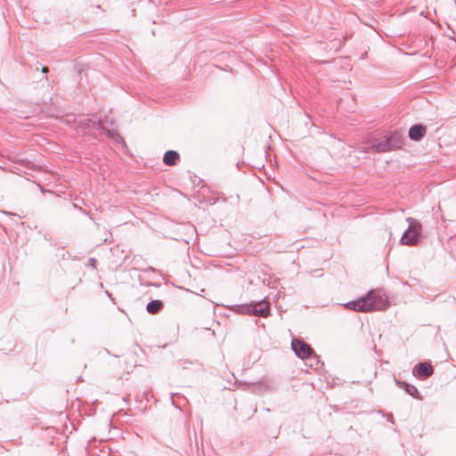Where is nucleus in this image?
Returning a JSON list of instances; mask_svg holds the SVG:
<instances>
[{"label":"nucleus","mask_w":456,"mask_h":456,"mask_svg":"<svg viewBox=\"0 0 456 456\" xmlns=\"http://www.w3.org/2000/svg\"><path fill=\"white\" fill-rule=\"evenodd\" d=\"M346 309L355 312H371V311H383L388 306V302L384 298L379 292L371 290L364 297L357 300L349 301L344 304Z\"/></svg>","instance_id":"obj_1"},{"label":"nucleus","mask_w":456,"mask_h":456,"mask_svg":"<svg viewBox=\"0 0 456 456\" xmlns=\"http://www.w3.org/2000/svg\"><path fill=\"white\" fill-rule=\"evenodd\" d=\"M406 221L409 224V226L403 232L400 242L402 245L410 247L416 246L420 239L422 225L418 220L412 217H407Z\"/></svg>","instance_id":"obj_2"},{"label":"nucleus","mask_w":456,"mask_h":456,"mask_svg":"<svg viewBox=\"0 0 456 456\" xmlns=\"http://www.w3.org/2000/svg\"><path fill=\"white\" fill-rule=\"evenodd\" d=\"M236 307L240 314H253L260 317L270 315V303L265 299L248 305H237Z\"/></svg>","instance_id":"obj_3"},{"label":"nucleus","mask_w":456,"mask_h":456,"mask_svg":"<svg viewBox=\"0 0 456 456\" xmlns=\"http://www.w3.org/2000/svg\"><path fill=\"white\" fill-rule=\"evenodd\" d=\"M291 348L294 353L301 359H311L313 356L315 357L313 348L305 341L292 339Z\"/></svg>","instance_id":"obj_4"},{"label":"nucleus","mask_w":456,"mask_h":456,"mask_svg":"<svg viewBox=\"0 0 456 456\" xmlns=\"http://www.w3.org/2000/svg\"><path fill=\"white\" fill-rule=\"evenodd\" d=\"M90 122L93 123L94 128L105 131L107 135L110 138L117 141L118 142H121L122 144H125L123 138L120 137V135L115 130L107 128V126L105 125V121L99 119V120H95V121L90 120Z\"/></svg>","instance_id":"obj_5"},{"label":"nucleus","mask_w":456,"mask_h":456,"mask_svg":"<svg viewBox=\"0 0 456 456\" xmlns=\"http://www.w3.org/2000/svg\"><path fill=\"white\" fill-rule=\"evenodd\" d=\"M412 373L420 379H428L434 373V368L428 362H420L413 368Z\"/></svg>","instance_id":"obj_6"},{"label":"nucleus","mask_w":456,"mask_h":456,"mask_svg":"<svg viewBox=\"0 0 456 456\" xmlns=\"http://www.w3.org/2000/svg\"><path fill=\"white\" fill-rule=\"evenodd\" d=\"M389 140L387 135H383L379 138H374L371 143V149L376 152H387L391 151Z\"/></svg>","instance_id":"obj_7"},{"label":"nucleus","mask_w":456,"mask_h":456,"mask_svg":"<svg viewBox=\"0 0 456 456\" xmlns=\"http://www.w3.org/2000/svg\"><path fill=\"white\" fill-rule=\"evenodd\" d=\"M388 140H389V145L391 151H395L400 149L404 141V137L402 132L395 130L392 132H389L387 134Z\"/></svg>","instance_id":"obj_8"},{"label":"nucleus","mask_w":456,"mask_h":456,"mask_svg":"<svg viewBox=\"0 0 456 456\" xmlns=\"http://www.w3.org/2000/svg\"><path fill=\"white\" fill-rule=\"evenodd\" d=\"M427 128L421 124H416L409 129V138L412 141H420L426 134Z\"/></svg>","instance_id":"obj_9"},{"label":"nucleus","mask_w":456,"mask_h":456,"mask_svg":"<svg viewBox=\"0 0 456 456\" xmlns=\"http://www.w3.org/2000/svg\"><path fill=\"white\" fill-rule=\"evenodd\" d=\"M179 159V154L175 151H167L163 157V162L167 166H174L176 164V161Z\"/></svg>","instance_id":"obj_10"},{"label":"nucleus","mask_w":456,"mask_h":456,"mask_svg":"<svg viewBox=\"0 0 456 456\" xmlns=\"http://www.w3.org/2000/svg\"><path fill=\"white\" fill-rule=\"evenodd\" d=\"M163 307V303L161 300L155 299L151 300L147 304L146 309L147 312L151 314H155L159 313Z\"/></svg>","instance_id":"obj_11"},{"label":"nucleus","mask_w":456,"mask_h":456,"mask_svg":"<svg viewBox=\"0 0 456 456\" xmlns=\"http://www.w3.org/2000/svg\"><path fill=\"white\" fill-rule=\"evenodd\" d=\"M403 390L405 391L406 394L411 395L412 397L421 399V397L419 396V390L415 386L407 383Z\"/></svg>","instance_id":"obj_12"},{"label":"nucleus","mask_w":456,"mask_h":456,"mask_svg":"<svg viewBox=\"0 0 456 456\" xmlns=\"http://www.w3.org/2000/svg\"><path fill=\"white\" fill-rule=\"evenodd\" d=\"M88 266H91L92 268H95L96 267V259L94 258V257H91L89 260H88V264H87Z\"/></svg>","instance_id":"obj_13"},{"label":"nucleus","mask_w":456,"mask_h":456,"mask_svg":"<svg viewBox=\"0 0 456 456\" xmlns=\"http://www.w3.org/2000/svg\"><path fill=\"white\" fill-rule=\"evenodd\" d=\"M395 381L396 386H398L400 388H403H403L405 387V386L407 385V383H406V382H404V381H401V380H397L396 379H395Z\"/></svg>","instance_id":"obj_14"},{"label":"nucleus","mask_w":456,"mask_h":456,"mask_svg":"<svg viewBox=\"0 0 456 456\" xmlns=\"http://www.w3.org/2000/svg\"><path fill=\"white\" fill-rule=\"evenodd\" d=\"M387 419H388L391 423H394V421H393V415H392L391 413H389V414L387 415Z\"/></svg>","instance_id":"obj_15"},{"label":"nucleus","mask_w":456,"mask_h":456,"mask_svg":"<svg viewBox=\"0 0 456 456\" xmlns=\"http://www.w3.org/2000/svg\"><path fill=\"white\" fill-rule=\"evenodd\" d=\"M90 120L95 121L96 119L87 118V121L90 123V124H88V126H91V125H93V123L90 122ZM92 126L94 127V126Z\"/></svg>","instance_id":"obj_16"},{"label":"nucleus","mask_w":456,"mask_h":456,"mask_svg":"<svg viewBox=\"0 0 456 456\" xmlns=\"http://www.w3.org/2000/svg\"><path fill=\"white\" fill-rule=\"evenodd\" d=\"M79 209H80V211H82L84 214H86V215L87 214V212H86V211H85V210H83L81 208H79Z\"/></svg>","instance_id":"obj_17"},{"label":"nucleus","mask_w":456,"mask_h":456,"mask_svg":"<svg viewBox=\"0 0 456 456\" xmlns=\"http://www.w3.org/2000/svg\"><path fill=\"white\" fill-rule=\"evenodd\" d=\"M46 70H47V68H45V67L42 69L43 72H46Z\"/></svg>","instance_id":"obj_18"}]
</instances>
